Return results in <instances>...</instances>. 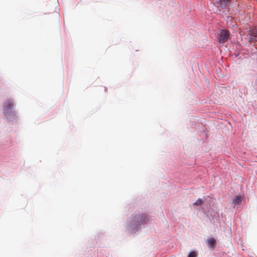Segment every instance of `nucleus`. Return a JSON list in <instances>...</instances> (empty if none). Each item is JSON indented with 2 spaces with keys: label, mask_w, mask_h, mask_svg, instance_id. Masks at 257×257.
Segmentation results:
<instances>
[{
  "label": "nucleus",
  "mask_w": 257,
  "mask_h": 257,
  "mask_svg": "<svg viewBox=\"0 0 257 257\" xmlns=\"http://www.w3.org/2000/svg\"><path fill=\"white\" fill-rule=\"evenodd\" d=\"M13 103L11 102H6L4 106L5 115L11 121H14L17 118L16 114L13 110Z\"/></svg>",
  "instance_id": "1"
},
{
  "label": "nucleus",
  "mask_w": 257,
  "mask_h": 257,
  "mask_svg": "<svg viewBox=\"0 0 257 257\" xmlns=\"http://www.w3.org/2000/svg\"><path fill=\"white\" fill-rule=\"evenodd\" d=\"M244 39L249 43H255L257 42V28H253L247 31L244 34Z\"/></svg>",
  "instance_id": "2"
},
{
  "label": "nucleus",
  "mask_w": 257,
  "mask_h": 257,
  "mask_svg": "<svg viewBox=\"0 0 257 257\" xmlns=\"http://www.w3.org/2000/svg\"><path fill=\"white\" fill-rule=\"evenodd\" d=\"M229 33L227 30H222L219 34V42L224 43L226 42L229 38Z\"/></svg>",
  "instance_id": "3"
},
{
  "label": "nucleus",
  "mask_w": 257,
  "mask_h": 257,
  "mask_svg": "<svg viewBox=\"0 0 257 257\" xmlns=\"http://www.w3.org/2000/svg\"><path fill=\"white\" fill-rule=\"evenodd\" d=\"M134 220L138 223H143L147 220V216L145 214L136 215Z\"/></svg>",
  "instance_id": "4"
},
{
  "label": "nucleus",
  "mask_w": 257,
  "mask_h": 257,
  "mask_svg": "<svg viewBox=\"0 0 257 257\" xmlns=\"http://www.w3.org/2000/svg\"><path fill=\"white\" fill-rule=\"evenodd\" d=\"M230 1L231 0H220L218 4V8L221 9H226L228 7Z\"/></svg>",
  "instance_id": "5"
},
{
  "label": "nucleus",
  "mask_w": 257,
  "mask_h": 257,
  "mask_svg": "<svg viewBox=\"0 0 257 257\" xmlns=\"http://www.w3.org/2000/svg\"><path fill=\"white\" fill-rule=\"evenodd\" d=\"M218 90L220 92V93H218L219 95H227L228 94L227 92L229 91V89L227 87H221L219 88Z\"/></svg>",
  "instance_id": "6"
},
{
  "label": "nucleus",
  "mask_w": 257,
  "mask_h": 257,
  "mask_svg": "<svg viewBox=\"0 0 257 257\" xmlns=\"http://www.w3.org/2000/svg\"><path fill=\"white\" fill-rule=\"evenodd\" d=\"M241 201H242L241 196H235L233 201V204H234V207L236 205L240 204L241 203Z\"/></svg>",
  "instance_id": "7"
},
{
  "label": "nucleus",
  "mask_w": 257,
  "mask_h": 257,
  "mask_svg": "<svg viewBox=\"0 0 257 257\" xmlns=\"http://www.w3.org/2000/svg\"><path fill=\"white\" fill-rule=\"evenodd\" d=\"M207 242L209 247H213L215 246V240L214 238H209L207 240Z\"/></svg>",
  "instance_id": "8"
},
{
  "label": "nucleus",
  "mask_w": 257,
  "mask_h": 257,
  "mask_svg": "<svg viewBox=\"0 0 257 257\" xmlns=\"http://www.w3.org/2000/svg\"><path fill=\"white\" fill-rule=\"evenodd\" d=\"M203 202L204 201L202 199H198L196 200L195 202L194 203V205L196 206L201 205L203 204Z\"/></svg>",
  "instance_id": "9"
},
{
  "label": "nucleus",
  "mask_w": 257,
  "mask_h": 257,
  "mask_svg": "<svg viewBox=\"0 0 257 257\" xmlns=\"http://www.w3.org/2000/svg\"><path fill=\"white\" fill-rule=\"evenodd\" d=\"M197 256V253L195 251H192L190 252L188 255V257H196Z\"/></svg>",
  "instance_id": "10"
}]
</instances>
